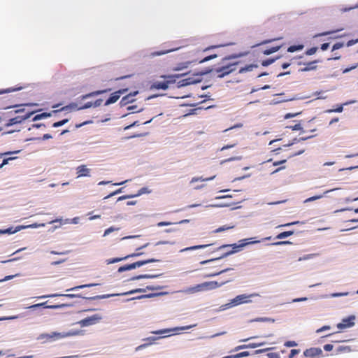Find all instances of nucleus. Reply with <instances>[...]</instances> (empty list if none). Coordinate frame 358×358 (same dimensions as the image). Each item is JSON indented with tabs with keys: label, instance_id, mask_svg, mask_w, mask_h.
I'll return each instance as SVG.
<instances>
[{
	"label": "nucleus",
	"instance_id": "f257e3e1",
	"mask_svg": "<svg viewBox=\"0 0 358 358\" xmlns=\"http://www.w3.org/2000/svg\"><path fill=\"white\" fill-rule=\"evenodd\" d=\"M240 64V62H237L217 68L214 70V75L217 78H221L237 70L239 73H245L246 72L252 71L258 67L257 64H253L239 67Z\"/></svg>",
	"mask_w": 358,
	"mask_h": 358
},
{
	"label": "nucleus",
	"instance_id": "f03ea898",
	"mask_svg": "<svg viewBox=\"0 0 358 358\" xmlns=\"http://www.w3.org/2000/svg\"><path fill=\"white\" fill-rule=\"evenodd\" d=\"M259 242H260V241H252L248 242V239H243V240H241L239 241L240 243L238 245H237L236 243L231 244V245H223L220 246L219 248V249H222V248H227V247H232L233 250L227 252V253L223 255L221 257V258L224 257H226V256H227L229 255L233 254L234 252L240 251L242 248H243L244 246H245V245H248L250 243L252 244V243H259ZM220 259V257L215 258V259H209V260L203 261V262H201V264H206L208 262H213V261H215V260H217V259Z\"/></svg>",
	"mask_w": 358,
	"mask_h": 358
},
{
	"label": "nucleus",
	"instance_id": "7ed1b4c3",
	"mask_svg": "<svg viewBox=\"0 0 358 358\" xmlns=\"http://www.w3.org/2000/svg\"><path fill=\"white\" fill-rule=\"evenodd\" d=\"M203 73H197L188 76L187 78L180 79L178 82L176 81L178 87H185L189 85L200 83L202 80Z\"/></svg>",
	"mask_w": 358,
	"mask_h": 358
},
{
	"label": "nucleus",
	"instance_id": "20e7f679",
	"mask_svg": "<svg viewBox=\"0 0 358 358\" xmlns=\"http://www.w3.org/2000/svg\"><path fill=\"white\" fill-rule=\"evenodd\" d=\"M15 113H21V115H19L13 118L9 119L8 122L5 124L6 127H10L16 124H20L23 121L29 118L34 113V112L24 113V110L21 109L15 110Z\"/></svg>",
	"mask_w": 358,
	"mask_h": 358
},
{
	"label": "nucleus",
	"instance_id": "39448f33",
	"mask_svg": "<svg viewBox=\"0 0 358 358\" xmlns=\"http://www.w3.org/2000/svg\"><path fill=\"white\" fill-rule=\"evenodd\" d=\"M159 262V260L154 259V258L148 259L146 260L138 261V262H136L130 264H126V265L120 266L118 268V272L122 273V272H124L126 271L134 269L136 268L140 267L141 266H143V265L149 264V263H153V262Z\"/></svg>",
	"mask_w": 358,
	"mask_h": 358
},
{
	"label": "nucleus",
	"instance_id": "423d86ee",
	"mask_svg": "<svg viewBox=\"0 0 358 358\" xmlns=\"http://www.w3.org/2000/svg\"><path fill=\"white\" fill-rule=\"evenodd\" d=\"M176 78H179L180 76L176 75L173 76H169V80L166 81H156L152 84L150 89L166 90L169 88L170 84H175Z\"/></svg>",
	"mask_w": 358,
	"mask_h": 358
},
{
	"label": "nucleus",
	"instance_id": "0eeeda50",
	"mask_svg": "<svg viewBox=\"0 0 358 358\" xmlns=\"http://www.w3.org/2000/svg\"><path fill=\"white\" fill-rule=\"evenodd\" d=\"M71 306L70 304L67 303H62V304H56V305H48V301H45L40 303L34 304L31 306H29L27 308L30 309L31 310H37L40 308H47V309H58L62 308L64 307H67Z\"/></svg>",
	"mask_w": 358,
	"mask_h": 358
},
{
	"label": "nucleus",
	"instance_id": "6e6552de",
	"mask_svg": "<svg viewBox=\"0 0 358 358\" xmlns=\"http://www.w3.org/2000/svg\"><path fill=\"white\" fill-rule=\"evenodd\" d=\"M101 319V316L96 314L80 320L78 324L83 327H88L96 324Z\"/></svg>",
	"mask_w": 358,
	"mask_h": 358
},
{
	"label": "nucleus",
	"instance_id": "1a4fd4ad",
	"mask_svg": "<svg viewBox=\"0 0 358 358\" xmlns=\"http://www.w3.org/2000/svg\"><path fill=\"white\" fill-rule=\"evenodd\" d=\"M128 91V89H121L113 93H112L110 97L106 101L104 105L108 106L110 104L115 103L120 97L121 95L125 94Z\"/></svg>",
	"mask_w": 358,
	"mask_h": 358
},
{
	"label": "nucleus",
	"instance_id": "9d476101",
	"mask_svg": "<svg viewBox=\"0 0 358 358\" xmlns=\"http://www.w3.org/2000/svg\"><path fill=\"white\" fill-rule=\"evenodd\" d=\"M20 152V150L10 152H0V158H3V164H8L10 161L16 159L17 157L14 156V155L18 154Z\"/></svg>",
	"mask_w": 358,
	"mask_h": 358
},
{
	"label": "nucleus",
	"instance_id": "9b49d317",
	"mask_svg": "<svg viewBox=\"0 0 358 358\" xmlns=\"http://www.w3.org/2000/svg\"><path fill=\"white\" fill-rule=\"evenodd\" d=\"M138 94V91H134L132 92H130L129 94H127L126 96H123L122 99L120 101V106H125L129 103H133L135 101L136 99L135 96Z\"/></svg>",
	"mask_w": 358,
	"mask_h": 358
},
{
	"label": "nucleus",
	"instance_id": "f8f14e48",
	"mask_svg": "<svg viewBox=\"0 0 358 358\" xmlns=\"http://www.w3.org/2000/svg\"><path fill=\"white\" fill-rule=\"evenodd\" d=\"M355 317L354 315H350L347 318L343 319L342 322L337 324V327L339 329H343L353 327L355 325Z\"/></svg>",
	"mask_w": 358,
	"mask_h": 358
},
{
	"label": "nucleus",
	"instance_id": "ddd939ff",
	"mask_svg": "<svg viewBox=\"0 0 358 358\" xmlns=\"http://www.w3.org/2000/svg\"><path fill=\"white\" fill-rule=\"evenodd\" d=\"M79 334L78 331H69L67 332H61V333H57L54 332L51 335H49V337L51 338L55 339H60L64 338L66 337L73 336Z\"/></svg>",
	"mask_w": 358,
	"mask_h": 358
},
{
	"label": "nucleus",
	"instance_id": "4468645a",
	"mask_svg": "<svg viewBox=\"0 0 358 358\" xmlns=\"http://www.w3.org/2000/svg\"><path fill=\"white\" fill-rule=\"evenodd\" d=\"M320 62V60L315 59L306 63L303 68L299 69V72H308L310 71H315L317 68V64Z\"/></svg>",
	"mask_w": 358,
	"mask_h": 358
},
{
	"label": "nucleus",
	"instance_id": "2eb2a0df",
	"mask_svg": "<svg viewBox=\"0 0 358 358\" xmlns=\"http://www.w3.org/2000/svg\"><path fill=\"white\" fill-rule=\"evenodd\" d=\"M322 354V351L320 348H311L304 351L303 355L306 357L314 358Z\"/></svg>",
	"mask_w": 358,
	"mask_h": 358
},
{
	"label": "nucleus",
	"instance_id": "dca6fc26",
	"mask_svg": "<svg viewBox=\"0 0 358 358\" xmlns=\"http://www.w3.org/2000/svg\"><path fill=\"white\" fill-rule=\"evenodd\" d=\"M257 296V294H251V295H246V294L238 295L234 299L233 303L235 305H239L241 303H248V302L250 301V300H248V299L250 296Z\"/></svg>",
	"mask_w": 358,
	"mask_h": 358
},
{
	"label": "nucleus",
	"instance_id": "f3484780",
	"mask_svg": "<svg viewBox=\"0 0 358 358\" xmlns=\"http://www.w3.org/2000/svg\"><path fill=\"white\" fill-rule=\"evenodd\" d=\"M55 296H64L66 298H80L82 297L80 294H53L50 295H43V296H36V299H45L47 297H55Z\"/></svg>",
	"mask_w": 358,
	"mask_h": 358
},
{
	"label": "nucleus",
	"instance_id": "a211bd4d",
	"mask_svg": "<svg viewBox=\"0 0 358 358\" xmlns=\"http://www.w3.org/2000/svg\"><path fill=\"white\" fill-rule=\"evenodd\" d=\"M225 282H218L217 281H209L203 282L205 290H211L221 287Z\"/></svg>",
	"mask_w": 358,
	"mask_h": 358
},
{
	"label": "nucleus",
	"instance_id": "6ab92c4d",
	"mask_svg": "<svg viewBox=\"0 0 358 358\" xmlns=\"http://www.w3.org/2000/svg\"><path fill=\"white\" fill-rule=\"evenodd\" d=\"M76 170L78 177L90 176V170L85 165H80L78 166Z\"/></svg>",
	"mask_w": 358,
	"mask_h": 358
},
{
	"label": "nucleus",
	"instance_id": "aec40b11",
	"mask_svg": "<svg viewBox=\"0 0 358 358\" xmlns=\"http://www.w3.org/2000/svg\"><path fill=\"white\" fill-rule=\"evenodd\" d=\"M202 291H206L204 285H203V282L201 283V284H198L194 287H189L186 292L187 293L193 294V293L199 292H202Z\"/></svg>",
	"mask_w": 358,
	"mask_h": 358
},
{
	"label": "nucleus",
	"instance_id": "412c9836",
	"mask_svg": "<svg viewBox=\"0 0 358 358\" xmlns=\"http://www.w3.org/2000/svg\"><path fill=\"white\" fill-rule=\"evenodd\" d=\"M24 229H27V227H24V225H21V226L17 227L15 229H13L12 227L8 228L4 230L0 229V234H14V233L19 231L20 230Z\"/></svg>",
	"mask_w": 358,
	"mask_h": 358
},
{
	"label": "nucleus",
	"instance_id": "4be33fe9",
	"mask_svg": "<svg viewBox=\"0 0 358 358\" xmlns=\"http://www.w3.org/2000/svg\"><path fill=\"white\" fill-rule=\"evenodd\" d=\"M109 91H110V89H106V90H103L94 91V92H90L89 94H87L85 95H83L82 99H85L91 97V96H96V95H99V94H101L108 92Z\"/></svg>",
	"mask_w": 358,
	"mask_h": 358
},
{
	"label": "nucleus",
	"instance_id": "5701e85b",
	"mask_svg": "<svg viewBox=\"0 0 358 358\" xmlns=\"http://www.w3.org/2000/svg\"><path fill=\"white\" fill-rule=\"evenodd\" d=\"M145 290H146L145 289L138 288V289H132V290H130V291L126 292L124 293H122V294H110V295H108V296H109L128 295V294H134V293H141V292H145Z\"/></svg>",
	"mask_w": 358,
	"mask_h": 358
},
{
	"label": "nucleus",
	"instance_id": "b1692460",
	"mask_svg": "<svg viewBox=\"0 0 358 358\" xmlns=\"http://www.w3.org/2000/svg\"><path fill=\"white\" fill-rule=\"evenodd\" d=\"M178 48H170L164 50L155 51L151 53L152 57L160 56L178 50Z\"/></svg>",
	"mask_w": 358,
	"mask_h": 358
},
{
	"label": "nucleus",
	"instance_id": "393cba45",
	"mask_svg": "<svg viewBox=\"0 0 358 358\" xmlns=\"http://www.w3.org/2000/svg\"><path fill=\"white\" fill-rule=\"evenodd\" d=\"M281 47H282L281 45H276V46L271 47L270 48H267L263 51V54L265 55H271L272 53H274V52L278 51Z\"/></svg>",
	"mask_w": 358,
	"mask_h": 358
},
{
	"label": "nucleus",
	"instance_id": "a878e982",
	"mask_svg": "<svg viewBox=\"0 0 358 358\" xmlns=\"http://www.w3.org/2000/svg\"><path fill=\"white\" fill-rule=\"evenodd\" d=\"M304 45L302 44L294 45H291L287 48V52H294L296 51H299L303 49Z\"/></svg>",
	"mask_w": 358,
	"mask_h": 358
},
{
	"label": "nucleus",
	"instance_id": "bb28decb",
	"mask_svg": "<svg viewBox=\"0 0 358 358\" xmlns=\"http://www.w3.org/2000/svg\"><path fill=\"white\" fill-rule=\"evenodd\" d=\"M53 113H42L41 114H38V115H35L32 120L33 121H36L38 120H41V119H43V118H46V117H49L52 115Z\"/></svg>",
	"mask_w": 358,
	"mask_h": 358
},
{
	"label": "nucleus",
	"instance_id": "cd10ccee",
	"mask_svg": "<svg viewBox=\"0 0 358 358\" xmlns=\"http://www.w3.org/2000/svg\"><path fill=\"white\" fill-rule=\"evenodd\" d=\"M303 56L299 55L291 59V61H296V64L298 66H304L307 62L303 60Z\"/></svg>",
	"mask_w": 358,
	"mask_h": 358
},
{
	"label": "nucleus",
	"instance_id": "c85d7f7f",
	"mask_svg": "<svg viewBox=\"0 0 358 358\" xmlns=\"http://www.w3.org/2000/svg\"><path fill=\"white\" fill-rule=\"evenodd\" d=\"M293 234H294V231H283V232H281L279 234H278L277 236H276V238H278V239H282V238H287L288 236H292Z\"/></svg>",
	"mask_w": 358,
	"mask_h": 358
},
{
	"label": "nucleus",
	"instance_id": "c756f323",
	"mask_svg": "<svg viewBox=\"0 0 358 358\" xmlns=\"http://www.w3.org/2000/svg\"><path fill=\"white\" fill-rule=\"evenodd\" d=\"M157 275H149V274H144V275H139L135 277L132 278V280H139V279H143V278H156Z\"/></svg>",
	"mask_w": 358,
	"mask_h": 358
},
{
	"label": "nucleus",
	"instance_id": "7c9ffc66",
	"mask_svg": "<svg viewBox=\"0 0 358 358\" xmlns=\"http://www.w3.org/2000/svg\"><path fill=\"white\" fill-rule=\"evenodd\" d=\"M208 245H194V246L186 248L182 250V251H188V250H197V249H201V248H206V247H207Z\"/></svg>",
	"mask_w": 358,
	"mask_h": 358
},
{
	"label": "nucleus",
	"instance_id": "2f4dec72",
	"mask_svg": "<svg viewBox=\"0 0 358 358\" xmlns=\"http://www.w3.org/2000/svg\"><path fill=\"white\" fill-rule=\"evenodd\" d=\"M95 285H96V284H94V283L82 285H79V286H76V287H72L71 289H68L66 291L67 292L73 291V290H76V289H82V288H85V287H92V286H95Z\"/></svg>",
	"mask_w": 358,
	"mask_h": 358
},
{
	"label": "nucleus",
	"instance_id": "473e14b6",
	"mask_svg": "<svg viewBox=\"0 0 358 358\" xmlns=\"http://www.w3.org/2000/svg\"><path fill=\"white\" fill-rule=\"evenodd\" d=\"M215 176H212V177H210V178H203L202 177H200V178H192V180H191V183L192 182H197V181H208V180H211L215 178Z\"/></svg>",
	"mask_w": 358,
	"mask_h": 358
},
{
	"label": "nucleus",
	"instance_id": "72a5a7b5",
	"mask_svg": "<svg viewBox=\"0 0 358 358\" xmlns=\"http://www.w3.org/2000/svg\"><path fill=\"white\" fill-rule=\"evenodd\" d=\"M173 330L171 329H159L157 331H152V334H164L170 333Z\"/></svg>",
	"mask_w": 358,
	"mask_h": 358
},
{
	"label": "nucleus",
	"instance_id": "f704fd0d",
	"mask_svg": "<svg viewBox=\"0 0 358 358\" xmlns=\"http://www.w3.org/2000/svg\"><path fill=\"white\" fill-rule=\"evenodd\" d=\"M351 351L350 346H339L337 348V352H349Z\"/></svg>",
	"mask_w": 358,
	"mask_h": 358
},
{
	"label": "nucleus",
	"instance_id": "c9c22d12",
	"mask_svg": "<svg viewBox=\"0 0 358 358\" xmlns=\"http://www.w3.org/2000/svg\"><path fill=\"white\" fill-rule=\"evenodd\" d=\"M278 57L274 59H268L262 62V65L263 66H268V65L273 64Z\"/></svg>",
	"mask_w": 358,
	"mask_h": 358
},
{
	"label": "nucleus",
	"instance_id": "e433bc0d",
	"mask_svg": "<svg viewBox=\"0 0 358 358\" xmlns=\"http://www.w3.org/2000/svg\"><path fill=\"white\" fill-rule=\"evenodd\" d=\"M68 122H69V119H64L61 121H58V122L53 123L52 127H61V126L65 124Z\"/></svg>",
	"mask_w": 358,
	"mask_h": 358
},
{
	"label": "nucleus",
	"instance_id": "4c0bfd02",
	"mask_svg": "<svg viewBox=\"0 0 358 358\" xmlns=\"http://www.w3.org/2000/svg\"><path fill=\"white\" fill-rule=\"evenodd\" d=\"M317 49L318 48L317 47H313L311 48H309L305 52V55H313L316 53V52L317 51Z\"/></svg>",
	"mask_w": 358,
	"mask_h": 358
},
{
	"label": "nucleus",
	"instance_id": "58836bf2",
	"mask_svg": "<svg viewBox=\"0 0 358 358\" xmlns=\"http://www.w3.org/2000/svg\"><path fill=\"white\" fill-rule=\"evenodd\" d=\"M124 259H125V258H124V257L113 258V259H107L106 262H107L108 264H113V263L119 262H120L122 260H124Z\"/></svg>",
	"mask_w": 358,
	"mask_h": 358
},
{
	"label": "nucleus",
	"instance_id": "ea45409f",
	"mask_svg": "<svg viewBox=\"0 0 358 358\" xmlns=\"http://www.w3.org/2000/svg\"><path fill=\"white\" fill-rule=\"evenodd\" d=\"M287 127L291 129L292 130H294V131H299V130H302L303 129V128H302V127H301L300 123H297V124H295L294 125H291V126H289Z\"/></svg>",
	"mask_w": 358,
	"mask_h": 358
},
{
	"label": "nucleus",
	"instance_id": "a19ab883",
	"mask_svg": "<svg viewBox=\"0 0 358 358\" xmlns=\"http://www.w3.org/2000/svg\"><path fill=\"white\" fill-rule=\"evenodd\" d=\"M118 229H119V228H115L114 227H109V228H108L107 229L105 230L104 234H103V236H106L108 235L110 233H111L113 231H117Z\"/></svg>",
	"mask_w": 358,
	"mask_h": 358
},
{
	"label": "nucleus",
	"instance_id": "79ce46f5",
	"mask_svg": "<svg viewBox=\"0 0 358 358\" xmlns=\"http://www.w3.org/2000/svg\"><path fill=\"white\" fill-rule=\"evenodd\" d=\"M292 242L289 241H278L275 243H271V245H291Z\"/></svg>",
	"mask_w": 358,
	"mask_h": 358
},
{
	"label": "nucleus",
	"instance_id": "37998d69",
	"mask_svg": "<svg viewBox=\"0 0 358 358\" xmlns=\"http://www.w3.org/2000/svg\"><path fill=\"white\" fill-rule=\"evenodd\" d=\"M158 338H159L158 337L151 336V337L146 338L144 340L146 341H148V343H147V344H149V345H150L153 344Z\"/></svg>",
	"mask_w": 358,
	"mask_h": 358
},
{
	"label": "nucleus",
	"instance_id": "c03bdc74",
	"mask_svg": "<svg viewBox=\"0 0 358 358\" xmlns=\"http://www.w3.org/2000/svg\"><path fill=\"white\" fill-rule=\"evenodd\" d=\"M249 355H250L249 352L244 351V352H241L240 353L234 355V357H235V358H240V357H248Z\"/></svg>",
	"mask_w": 358,
	"mask_h": 358
},
{
	"label": "nucleus",
	"instance_id": "a18cd8bd",
	"mask_svg": "<svg viewBox=\"0 0 358 358\" xmlns=\"http://www.w3.org/2000/svg\"><path fill=\"white\" fill-rule=\"evenodd\" d=\"M216 57H217L216 55H213L205 57L204 58L200 59L199 61V63H203V62H207L211 59L215 58Z\"/></svg>",
	"mask_w": 358,
	"mask_h": 358
},
{
	"label": "nucleus",
	"instance_id": "49530a36",
	"mask_svg": "<svg viewBox=\"0 0 358 358\" xmlns=\"http://www.w3.org/2000/svg\"><path fill=\"white\" fill-rule=\"evenodd\" d=\"M322 195H317V196H312V197H310V198H308L305 200V202L307 203V202H310V201H315L317 199H321L322 198Z\"/></svg>",
	"mask_w": 358,
	"mask_h": 358
},
{
	"label": "nucleus",
	"instance_id": "de8ad7c7",
	"mask_svg": "<svg viewBox=\"0 0 358 358\" xmlns=\"http://www.w3.org/2000/svg\"><path fill=\"white\" fill-rule=\"evenodd\" d=\"M69 110H70V106H69V105H67L66 106H64V107L61 108L60 109L54 110L53 111H52V113H57L60 112V111H69Z\"/></svg>",
	"mask_w": 358,
	"mask_h": 358
},
{
	"label": "nucleus",
	"instance_id": "09e8293b",
	"mask_svg": "<svg viewBox=\"0 0 358 358\" xmlns=\"http://www.w3.org/2000/svg\"><path fill=\"white\" fill-rule=\"evenodd\" d=\"M300 352L299 350L293 349L290 351L289 355V358H294L295 355H298Z\"/></svg>",
	"mask_w": 358,
	"mask_h": 358
},
{
	"label": "nucleus",
	"instance_id": "8fccbe9b",
	"mask_svg": "<svg viewBox=\"0 0 358 358\" xmlns=\"http://www.w3.org/2000/svg\"><path fill=\"white\" fill-rule=\"evenodd\" d=\"M343 45H344L343 43H341V42L336 43L333 45L332 51L340 49V48H343Z\"/></svg>",
	"mask_w": 358,
	"mask_h": 358
},
{
	"label": "nucleus",
	"instance_id": "3c124183",
	"mask_svg": "<svg viewBox=\"0 0 358 358\" xmlns=\"http://www.w3.org/2000/svg\"><path fill=\"white\" fill-rule=\"evenodd\" d=\"M263 345V343H252L248 344V348H255L257 347L261 346Z\"/></svg>",
	"mask_w": 358,
	"mask_h": 358
},
{
	"label": "nucleus",
	"instance_id": "603ef678",
	"mask_svg": "<svg viewBox=\"0 0 358 358\" xmlns=\"http://www.w3.org/2000/svg\"><path fill=\"white\" fill-rule=\"evenodd\" d=\"M128 110H136V112H139L141 110V108H138V106L132 105L127 107Z\"/></svg>",
	"mask_w": 358,
	"mask_h": 358
},
{
	"label": "nucleus",
	"instance_id": "864d4df0",
	"mask_svg": "<svg viewBox=\"0 0 358 358\" xmlns=\"http://www.w3.org/2000/svg\"><path fill=\"white\" fill-rule=\"evenodd\" d=\"M44 226H45V224H43V223H42V224L34 223V224L27 225L26 227H27V228H37V227H44Z\"/></svg>",
	"mask_w": 358,
	"mask_h": 358
},
{
	"label": "nucleus",
	"instance_id": "5fc2aeb1",
	"mask_svg": "<svg viewBox=\"0 0 358 358\" xmlns=\"http://www.w3.org/2000/svg\"><path fill=\"white\" fill-rule=\"evenodd\" d=\"M297 343L295 341H289L285 343V346L286 347H294L296 346Z\"/></svg>",
	"mask_w": 358,
	"mask_h": 358
},
{
	"label": "nucleus",
	"instance_id": "6e6d98bb",
	"mask_svg": "<svg viewBox=\"0 0 358 358\" xmlns=\"http://www.w3.org/2000/svg\"><path fill=\"white\" fill-rule=\"evenodd\" d=\"M229 270H230V268H226V269L222 270V271H219V272H217V273L208 274V275H207V277H213V276H215V275H219V274H220V273H224V272H226V271H229Z\"/></svg>",
	"mask_w": 358,
	"mask_h": 358
},
{
	"label": "nucleus",
	"instance_id": "4d7b16f0",
	"mask_svg": "<svg viewBox=\"0 0 358 358\" xmlns=\"http://www.w3.org/2000/svg\"><path fill=\"white\" fill-rule=\"evenodd\" d=\"M241 159V157H231V158H229V159H225V160L222 161V162H221V164H223V163L227 162H231V161L239 160V159Z\"/></svg>",
	"mask_w": 358,
	"mask_h": 358
},
{
	"label": "nucleus",
	"instance_id": "13d9d810",
	"mask_svg": "<svg viewBox=\"0 0 358 358\" xmlns=\"http://www.w3.org/2000/svg\"><path fill=\"white\" fill-rule=\"evenodd\" d=\"M357 43H358V38H357V39H355V40H353V39H352V40H350V41H348L347 42V43H346V45H347L348 47H350V46H352V45H353L354 44Z\"/></svg>",
	"mask_w": 358,
	"mask_h": 358
},
{
	"label": "nucleus",
	"instance_id": "bf43d9fd",
	"mask_svg": "<svg viewBox=\"0 0 358 358\" xmlns=\"http://www.w3.org/2000/svg\"><path fill=\"white\" fill-rule=\"evenodd\" d=\"M293 62H294V61H291V59H290L289 62H288L282 63L281 66L282 69H285L288 68Z\"/></svg>",
	"mask_w": 358,
	"mask_h": 358
},
{
	"label": "nucleus",
	"instance_id": "052dcab7",
	"mask_svg": "<svg viewBox=\"0 0 358 358\" xmlns=\"http://www.w3.org/2000/svg\"><path fill=\"white\" fill-rule=\"evenodd\" d=\"M93 106V103L92 102H87L82 107H79L78 109H86V108H89L90 107Z\"/></svg>",
	"mask_w": 358,
	"mask_h": 358
},
{
	"label": "nucleus",
	"instance_id": "680f3d73",
	"mask_svg": "<svg viewBox=\"0 0 358 358\" xmlns=\"http://www.w3.org/2000/svg\"><path fill=\"white\" fill-rule=\"evenodd\" d=\"M145 192H147V189H146L145 187H143V188H141V189L138 191V192L137 194H134V197H135V196H140V195H141V194H144V193H145Z\"/></svg>",
	"mask_w": 358,
	"mask_h": 358
},
{
	"label": "nucleus",
	"instance_id": "e2e57ef3",
	"mask_svg": "<svg viewBox=\"0 0 358 358\" xmlns=\"http://www.w3.org/2000/svg\"><path fill=\"white\" fill-rule=\"evenodd\" d=\"M102 101L103 100L101 99H99L97 100H96L94 103H93V106L94 107H98V106H100L102 103Z\"/></svg>",
	"mask_w": 358,
	"mask_h": 358
},
{
	"label": "nucleus",
	"instance_id": "0e129e2a",
	"mask_svg": "<svg viewBox=\"0 0 358 358\" xmlns=\"http://www.w3.org/2000/svg\"><path fill=\"white\" fill-rule=\"evenodd\" d=\"M143 253L142 252H136V253H132L131 255H127L126 257H124V258H125V259L129 258V257H137V256H140Z\"/></svg>",
	"mask_w": 358,
	"mask_h": 358
},
{
	"label": "nucleus",
	"instance_id": "69168bd1",
	"mask_svg": "<svg viewBox=\"0 0 358 358\" xmlns=\"http://www.w3.org/2000/svg\"><path fill=\"white\" fill-rule=\"evenodd\" d=\"M69 106H70V110H79L77 103H71L69 104Z\"/></svg>",
	"mask_w": 358,
	"mask_h": 358
},
{
	"label": "nucleus",
	"instance_id": "338daca9",
	"mask_svg": "<svg viewBox=\"0 0 358 358\" xmlns=\"http://www.w3.org/2000/svg\"><path fill=\"white\" fill-rule=\"evenodd\" d=\"M333 345L331 344H326L324 345V350L325 351H331L333 349Z\"/></svg>",
	"mask_w": 358,
	"mask_h": 358
},
{
	"label": "nucleus",
	"instance_id": "774afa93",
	"mask_svg": "<svg viewBox=\"0 0 358 358\" xmlns=\"http://www.w3.org/2000/svg\"><path fill=\"white\" fill-rule=\"evenodd\" d=\"M329 46V43H323V44L321 45L320 48H321L322 50L324 51V50L328 49Z\"/></svg>",
	"mask_w": 358,
	"mask_h": 358
}]
</instances>
